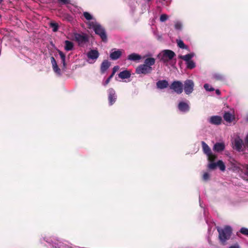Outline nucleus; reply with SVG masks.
<instances>
[{
    "label": "nucleus",
    "mask_w": 248,
    "mask_h": 248,
    "mask_svg": "<svg viewBox=\"0 0 248 248\" xmlns=\"http://www.w3.org/2000/svg\"><path fill=\"white\" fill-rule=\"evenodd\" d=\"M202 147L203 149V153L206 155L210 153L211 152V149L209 147V146L204 142H202Z\"/></svg>",
    "instance_id": "22"
},
{
    "label": "nucleus",
    "mask_w": 248,
    "mask_h": 248,
    "mask_svg": "<svg viewBox=\"0 0 248 248\" xmlns=\"http://www.w3.org/2000/svg\"><path fill=\"white\" fill-rule=\"evenodd\" d=\"M245 145L248 146V134L246 136L245 138Z\"/></svg>",
    "instance_id": "45"
},
{
    "label": "nucleus",
    "mask_w": 248,
    "mask_h": 248,
    "mask_svg": "<svg viewBox=\"0 0 248 248\" xmlns=\"http://www.w3.org/2000/svg\"><path fill=\"white\" fill-rule=\"evenodd\" d=\"M110 78H107L105 82L104 83V85H107L110 81Z\"/></svg>",
    "instance_id": "46"
},
{
    "label": "nucleus",
    "mask_w": 248,
    "mask_h": 248,
    "mask_svg": "<svg viewBox=\"0 0 248 248\" xmlns=\"http://www.w3.org/2000/svg\"><path fill=\"white\" fill-rule=\"evenodd\" d=\"M128 79V81H130V80H129V78H127Z\"/></svg>",
    "instance_id": "51"
},
{
    "label": "nucleus",
    "mask_w": 248,
    "mask_h": 248,
    "mask_svg": "<svg viewBox=\"0 0 248 248\" xmlns=\"http://www.w3.org/2000/svg\"><path fill=\"white\" fill-rule=\"evenodd\" d=\"M214 78H221V76L218 74H216L214 76Z\"/></svg>",
    "instance_id": "47"
},
{
    "label": "nucleus",
    "mask_w": 248,
    "mask_h": 248,
    "mask_svg": "<svg viewBox=\"0 0 248 248\" xmlns=\"http://www.w3.org/2000/svg\"><path fill=\"white\" fill-rule=\"evenodd\" d=\"M193 56H194L193 53H190V54H186V55H185L184 56H183V55L179 56V57L180 59L186 61V62L190 61Z\"/></svg>",
    "instance_id": "24"
},
{
    "label": "nucleus",
    "mask_w": 248,
    "mask_h": 248,
    "mask_svg": "<svg viewBox=\"0 0 248 248\" xmlns=\"http://www.w3.org/2000/svg\"><path fill=\"white\" fill-rule=\"evenodd\" d=\"M122 55V52L120 50H117L111 52L110 54V58L112 60L118 59Z\"/></svg>",
    "instance_id": "12"
},
{
    "label": "nucleus",
    "mask_w": 248,
    "mask_h": 248,
    "mask_svg": "<svg viewBox=\"0 0 248 248\" xmlns=\"http://www.w3.org/2000/svg\"><path fill=\"white\" fill-rule=\"evenodd\" d=\"M221 117L218 116H212L210 119V122L211 124L216 125L220 124L221 123Z\"/></svg>",
    "instance_id": "10"
},
{
    "label": "nucleus",
    "mask_w": 248,
    "mask_h": 248,
    "mask_svg": "<svg viewBox=\"0 0 248 248\" xmlns=\"http://www.w3.org/2000/svg\"><path fill=\"white\" fill-rule=\"evenodd\" d=\"M50 61L52 66H54L57 65V62L54 57L52 56L50 58Z\"/></svg>",
    "instance_id": "38"
},
{
    "label": "nucleus",
    "mask_w": 248,
    "mask_h": 248,
    "mask_svg": "<svg viewBox=\"0 0 248 248\" xmlns=\"http://www.w3.org/2000/svg\"><path fill=\"white\" fill-rule=\"evenodd\" d=\"M156 85L157 88L162 89L167 88L169 84L167 81L163 80L158 81L156 83Z\"/></svg>",
    "instance_id": "17"
},
{
    "label": "nucleus",
    "mask_w": 248,
    "mask_h": 248,
    "mask_svg": "<svg viewBox=\"0 0 248 248\" xmlns=\"http://www.w3.org/2000/svg\"><path fill=\"white\" fill-rule=\"evenodd\" d=\"M217 166L218 167L220 170L222 171H224L225 170V166L222 160H218L217 162Z\"/></svg>",
    "instance_id": "27"
},
{
    "label": "nucleus",
    "mask_w": 248,
    "mask_h": 248,
    "mask_svg": "<svg viewBox=\"0 0 248 248\" xmlns=\"http://www.w3.org/2000/svg\"><path fill=\"white\" fill-rule=\"evenodd\" d=\"M225 149V145L223 143L217 142L216 143L213 147L214 151L219 152L222 151Z\"/></svg>",
    "instance_id": "14"
},
{
    "label": "nucleus",
    "mask_w": 248,
    "mask_h": 248,
    "mask_svg": "<svg viewBox=\"0 0 248 248\" xmlns=\"http://www.w3.org/2000/svg\"><path fill=\"white\" fill-rule=\"evenodd\" d=\"M217 232L219 233V239L220 242L223 244L229 240L232 233V229L230 226H226L223 228H218Z\"/></svg>",
    "instance_id": "1"
},
{
    "label": "nucleus",
    "mask_w": 248,
    "mask_h": 248,
    "mask_svg": "<svg viewBox=\"0 0 248 248\" xmlns=\"http://www.w3.org/2000/svg\"><path fill=\"white\" fill-rule=\"evenodd\" d=\"M186 65H186L187 68L190 69H193L195 67V63L192 60H190V61L186 62Z\"/></svg>",
    "instance_id": "29"
},
{
    "label": "nucleus",
    "mask_w": 248,
    "mask_h": 248,
    "mask_svg": "<svg viewBox=\"0 0 248 248\" xmlns=\"http://www.w3.org/2000/svg\"><path fill=\"white\" fill-rule=\"evenodd\" d=\"M243 140L241 139L235 140L234 141V146L235 149L240 152L242 151Z\"/></svg>",
    "instance_id": "13"
},
{
    "label": "nucleus",
    "mask_w": 248,
    "mask_h": 248,
    "mask_svg": "<svg viewBox=\"0 0 248 248\" xmlns=\"http://www.w3.org/2000/svg\"><path fill=\"white\" fill-rule=\"evenodd\" d=\"M119 69V67L118 66H115L113 68L112 72L115 73L117 71H118Z\"/></svg>",
    "instance_id": "43"
},
{
    "label": "nucleus",
    "mask_w": 248,
    "mask_h": 248,
    "mask_svg": "<svg viewBox=\"0 0 248 248\" xmlns=\"http://www.w3.org/2000/svg\"><path fill=\"white\" fill-rule=\"evenodd\" d=\"M110 63L108 60H104L101 65L100 71L102 73H104L109 67Z\"/></svg>",
    "instance_id": "11"
},
{
    "label": "nucleus",
    "mask_w": 248,
    "mask_h": 248,
    "mask_svg": "<svg viewBox=\"0 0 248 248\" xmlns=\"http://www.w3.org/2000/svg\"><path fill=\"white\" fill-rule=\"evenodd\" d=\"M216 93L217 94V95H220L221 93H220V91H219V90L218 89H217L216 90Z\"/></svg>",
    "instance_id": "48"
},
{
    "label": "nucleus",
    "mask_w": 248,
    "mask_h": 248,
    "mask_svg": "<svg viewBox=\"0 0 248 248\" xmlns=\"http://www.w3.org/2000/svg\"><path fill=\"white\" fill-rule=\"evenodd\" d=\"M58 2L63 4H67L70 3V0H58Z\"/></svg>",
    "instance_id": "42"
},
{
    "label": "nucleus",
    "mask_w": 248,
    "mask_h": 248,
    "mask_svg": "<svg viewBox=\"0 0 248 248\" xmlns=\"http://www.w3.org/2000/svg\"><path fill=\"white\" fill-rule=\"evenodd\" d=\"M99 24H97L96 23H94L93 22H90L89 23V26L90 27V28H93V30L94 29V27L95 26L98 25Z\"/></svg>",
    "instance_id": "39"
},
{
    "label": "nucleus",
    "mask_w": 248,
    "mask_h": 248,
    "mask_svg": "<svg viewBox=\"0 0 248 248\" xmlns=\"http://www.w3.org/2000/svg\"><path fill=\"white\" fill-rule=\"evenodd\" d=\"M153 71V68L151 66L145 65L144 63L139 65L136 69V73L138 74L146 75L151 73Z\"/></svg>",
    "instance_id": "3"
},
{
    "label": "nucleus",
    "mask_w": 248,
    "mask_h": 248,
    "mask_svg": "<svg viewBox=\"0 0 248 248\" xmlns=\"http://www.w3.org/2000/svg\"><path fill=\"white\" fill-rule=\"evenodd\" d=\"M159 57H160V60L164 62H167L168 61L170 60L167 57L165 56V54L163 52L159 54Z\"/></svg>",
    "instance_id": "32"
},
{
    "label": "nucleus",
    "mask_w": 248,
    "mask_h": 248,
    "mask_svg": "<svg viewBox=\"0 0 248 248\" xmlns=\"http://www.w3.org/2000/svg\"><path fill=\"white\" fill-rule=\"evenodd\" d=\"M207 156H208V160L210 162H214L216 158H217L216 155H213L212 154V152L211 153H210V154H207Z\"/></svg>",
    "instance_id": "28"
},
{
    "label": "nucleus",
    "mask_w": 248,
    "mask_h": 248,
    "mask_svg": "<svg viewBox=\"0 0 248 248\" xmlns=\"http://www.w3.org/2000/svg\"><path fill=\"white\" fill-rule=\"evenodd\" d=\"M223 118L226 122L231 123L234 119V117L230 112H226L223 115Z\"/></svg>",
    "instance_id": "16"
},
{
    "label": "nucleus",
    "mask_w": 248,
    "mask_h": 248,
    "mask_svg": "<svg viewBox=\"0 0 248 248\" xmlns=\"http://www.w3.org/2000/svg\"><path fill=\"white\" fill-rule=\"evenodd\" d=\"M84 17L88 20H90L93 19V16L88 12H84L83 14Z\"/></svg>",
    "instance_id": "31"
},
{
    "label": "nucleus",
    "mask_w": 248,
    "mask_h": 248,
    "mask_svg": "<svg viewBox=\"0 0 248 248\" xmlns=\"http://www.w3.org/2000/svg\"><path fill=\"white\" fill-rule=\"evenodd\" d=\"M141 57L140 55L137 53H132L128 56V60L132 61H137L140 60Z\"/></svg>",
    "instance_id": "15"
},
{
    "label": "nucleus",
    "mask_w": 248,
    "mask_h": 248,
    "mask_svg": "<svg viewBox=\"0 0 248 248\" xmlns=\"http://www.w3.org/2000/svg\"><path fill=\"white\" fill-rule=\"evenodd\" d=\"M170 88L177 94H181L183 91V85L180 81H174L170 84Z\"/></svg>",
    "instance_id": "6"
},
{
    "label": "nucleus",
    "mask_w": 248,
    "mask_h": 248,
    "mask_svg": "<svg viewBox=\"0 0 248 248\" xmlns=\"http://www.w3.org/2000/svg\"><path fill=\"white\" fill-rule=\"evenodd\" d=\"M88 58L92 60H96L99 57V52L96 50H91L87 53Z\"/></svg>",
    "instance_id": "9"
},
{
    "label": "nucleus",
    "mask_w": 248,
    "mask_h": 248,
    "mask_svg": "<svg viewBox=\"0 0 248 248\" xmlns=\"http://www.w3.org/2000/svg\"><path fill=\"white\" fill-rule=\"evenodd\" d=\"M240 232L244 235L248 236V229L246 228H242L240 230Z\"/></svg>",
    "instance_id": "35"
},
{
    "label": "nucleus",
    "mask_w": 248,
    "mask_h": 248,
    "mask_svg": "<svg viewBox=\"0 0 248 248\" xmlns=\"http://www.w3.org/2000/svg\"><path fill=\"white\" fill-rule=\"evenodd\" d=\"M208 168L210 170H215L217 167V163H215L214 162H210V163L208 164Z\"/></svg>",
    "instance_id": "34"
},
{
    "label": "nucleus",
    "mask_w": 248,
    "mask_h": 248,
    "mask_svg": "<svg viewBox=\"0 0 248 248\" xmlns=\"http://www.w3.org/2000/svg\"><path fill=\"white\" fill-rule=\"evenodd\" d=\"M162 52L165 54V56L167 57L170 60L175 55V53L170 50H165L163 51Z\"/></svg>",
    "instance_id": "19"
},
{
    "label": "nucleus",
    "mask_w": 248,
    "mask_h": 248,
    "mask_svg": "<svg viewBox=\"0 0 248 248\" xmlns=\"http://www.w3.org/2000/svg\"><path fill=\"white\" fill-rule=\"evenodd\" d=\"M3 0H0V4L2 2Z\"/></svg>",
    "instance_id": "50"
},
{
    "label": "nucleus",
    "mask_w": 248,
    "mask_h": 248,
    "mask_svg": "<svg viewBox=\"0 0 248 248\" xmlns=\"http://www.w3.org/2000/svg\"><path fill=\"white\" fill-rule=\"evenodd\" d=\"M155 59L154 58H148L144 61V64L148 66H151L154 65L155 63Z\"/></svg>",
    "instance_id": "21"
},
{
    "label": "nucleus",
    "mask_w": 248,
    "mask_h": 248,
    "mask_svg": "<svg viewBox=\"0 0 248 248\" xmlns=\"http://www.w3.org/2000/svg\"><path fill=\"white\" fill-rule=\"evenodd\" d=\"M179 109L182 112H187L189 110V105L184 102H180L178 106Z\"/></svg>",
    "instance_id": "8"
},
{
    "label": "nucleus",
    "mask_w": 248,
    "mask_h": 248,
    "mask_svg": "<svg viewBox=\"0 0 248 248\" xmlns=\"http://www.w3.org/2000/svg\"><path fill=\"white\" fill-rule=\"evenodd\" d=\"M75 40L78 43L80 46H83L89 42L88 35L84 33H74L73 35Z\"/></svg>",
    "instance_id": "2"
},
{
    "label": "nucleus",
    "mask_w": 248,
    "mask_h": 248,
    "mask_svg": "<svg viewBox=\"0 0 248 248\" xmlns=\"http://www.w3.org/2000/svg\"><path fill=\"white\" fill-rule=\"evenodd\" d=\"M202 178L205 181L208 180L209 178V174L207 172H205L203 175Z\"/></svg>",
    "instance_id": "41"
},
{
    "label": "nucleus",
    "mask_w": 248,
    "mask_h": 248,
    "mask_svg": "<svg viewBox=\"0 0 248 248\" xmlns=\"http://www.w3.org/2000/svg\"><path fill=\"white\" fill-rule=\"evenodd\" d=\"M115 73L112 72L111 74L108 77V78H113V77L114 76Z\"/></svg>",
    "instance_id": "49"
},
{
    "label": "nucleus",
    "mask_w": 248,
    "mask_h": 248,
    "mask_svg": "<svg viewBox=\"0 0 248 248\" xmlns=\"http://www.w3.org/2000/svg\"><path fill=\"white\" fill-rule=\"evenodd\" d=\"M168 18V16L166 14H162L160 16V21L161 22H165Z\"/></svg>",
    "instance_id": "36"
},
{
    "label": "nucleus",
    "mask_w": 248,
    "mask_h": 248,
    "mask_svg": "<svg viewBox=\"0 0 248 248\" xmlns=\"http://www.w3.org/2000/svg\"><path fill=\"white\" fill-rule=\"evenodd\" d=\"M59 54L60 56L62 62V63L63 66L64 68L66 67V63H65V54L61 51H59Z\"/></svg>",
    "instance_id": "26"
},
{
    "label": "nucleus",
    "mask_w": 248,
    "mask_h": 248,
    "mask_svg": "<svg viewBox=\"0 0 248 248\" xmlns=\"http://www.w3.org/2000/svg\"><path fill=\"white\" fill-rule=\"evenodd\" d=\"M65 43V46L64 49L66 51H70L73 49L74 48V44L73 42L68 41L66 40L64 42Z\"/></svg>",
    "instance_id": "20"
},
{
    "label": "nucleus",
    "mask_w": 248,
    "mask_h": 248,
    "mask_svg": "<svg viewBox=\"0 0 248 248\" xmlns=\"http://www.w3.org/2000/svg\"><path fill=\"white\" fill-rule=\"evenodd\" d=\"M108 100L109 105H112L117 99L116 93L114 89L110 88L108 90Z\"/></svg>",
    "instance_id": "7"
},
{
    "label": "nucleus",
    "mask_w": 248,
    "mask_h": 248,
    "mask_svg": "<svg viewBox=\"0 0 248 248\" xmlns=\"http://www.w3.org/2000/svg\"><path fill=\"white\" fill-rule=\"evenodd\" d=\"M50 27L52 28L54 32H56L58 30L59 25L56 23H51L50 24Z\"/></svg>",
    "instance_id": "30"
},
{
    "label": "nucleus",
    "mask_w": 248,
    "mask_h": 248,
    "mask_svg": "<svg viewBox=\"0 0 248 248\" xmlns=\"http://www.w3.org/2000/svg\"><path fill=\"white\" fill-rule=\"evenodd\" d=\"M52 67H53V69L55 72L58 73V74H59L60 73L61 70L59 68L58 65H55L54 66H52Z\"/></svg>",
    "instance_id": "40"
},
{
    "label": "nucleus",
    "mask_w": 248,
    "mask_h": 248,
    "mask_svg": "<svg viewBox=\"0 0 248 248\" xmlns=\"http://www.w3.org/2000/svg\"><path fill=\"white\" fill-rule=\"evenodd\" d=\"M229 248H240V247L238 244H235L234 245L230 246Z\"/></svg>",
    "instance_id": "44"
},
{
    "label": "nucleus",
    "mask_w": 248,
    "mask_h": 248,
    "mask_svg": "<svg viewBox=\"0 0 248 248\" xmlns=\"http://www.w3.org/2000/svg\"><path fill=\"white\" fill-rule=\"evenodd\" d=\"M131 71L129 70H124L119 74L118 78H130Z\"/></svg>",
    "instance_id": "23"
},
{
    "label": "nucleus",
    "mask_w": 248,
    "mask_h": 248,
    "mask_svg": "<svg viewBox=\"0 0 248 248\" xmlns=\"http://www.w3.org/2000/svg\"><path fill=\"white\" fill-rule=\"evenodd\" d=\"M147 0L148 1H150L151 0Z\"/></svg>",
    "instance_id": "52"
},
{
    "label": "nucleus",
    "mask_w": 248,
    "mask_h": 248,
    "mask_svg": "<svg viewBox=\"0 0 248 248\" xmlns=\"http://www.w3.org/2000/svg\"><path fill=\"white\" fill-rule=\"evenodd\" d=\"M93 30L95 33L100 37L102 41L107 42V36L104 28L99 24L98 25L94 27V29Z\"/></svg>",
    "instance_id": "4"
},
{
    "label": "nucleus",
    "mask_w": 248,
    "mask_h": 248,
    "mask_svg": "<svg viewBox=\"0 0 248 248\" xmlns=\"http://www.w3.org/2000/svg\"><path fill=\"white\" fill-rule=\"evenodd\" d=\"M204 88L206 91L212 92L215 90L214 88L208 84H205L204 85Z\"/></svg>",
    "instance_id": "33"
},
{
    "label": "nucleus",
    "mask_w": 248,
    "mask_h": 248,
    "mask_svg": "<svg viewBox=\"0 0 248 248\" xmlns=\"http://www.w3.org/2000/svg\"><path fill=\"white\" fill-rule=\"evenodd\" d=\"M177 46L182 49H187V46H186L183 41L181 40H177L176 41Z\"/></svg>",
    "instance_id": "25"
},
{
    "label": "nucleus",
    "mask_w": 248,
    "mask_h": 248,
    "mask_svg": "<svg viewBox=\"0 0 248 248\" xmlns=\"http://www.w3.org/2000/svg\"><path fill=\"white\" fill-rule=\"evenodd\" d=\"M194 83L193 80L187 79L184 82L183 89L186 94L189 95L191 94L194 90Z\"/></svg>",
    "instance_id": "5"
},
{
    "label": "nucleus",
    "mask_w": 248,
    "mask_h": 248,
    "mask_svg": "<svg viewBox=\"0 0 248 248\" xmlns=\"http://www.w3.org/2000/svg\"><path fill=\"white\" fill-rule=\"evenodd\" d=\"M233 162H232V167L233 170L237 172L241 170V165L234 160H233Z\"/></svg>",
    "instance_id": "18"
},
{
    "label": "nucleus",
    "mask_w": 248,
    "mask_h": 248,
    "mask_svg": "<svg viewBox=\"0 0 248 248\" xmlns=\"http://www.w3.org/2000/svg\"><path fill=\"white\" fill-rule=\"evenodd\" d=\"M174 27L175 29L180 30L182 29V24L179 22H177L175 23Z\"/></svg>",
    "instance_id": "37"
}]
</instances>
